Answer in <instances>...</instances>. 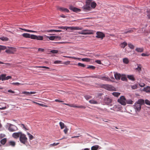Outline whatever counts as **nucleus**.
Wrapping results in <instances>:
<instances>
[{
    "mask_svg": "<svg viewBox=\"0 0 150 150\" xmlns=\"http://www.w3.org/2000/svg\"><path fill=\"white\" fill-rule=\"evenodd\" d=\"M82 8L84 11L88 10L90 11L91 9L90 6L86 4L85 5L82 7Z\"/></svg>",
    "mask_w": 150,
    "mask_h": 150,
    "instance_id": "14",
    "label": "nucleus"
},
{
    "mask_svg": "<svg viewBox=\"0 0 150 150\" xmlns=\"http://www.w3.org/2000/svg\"><path fill=\"white\" fill-rule=\"evenodd\" d=\"M91 97L89 95H86L85 96V98L87 100H88L91 98Z\"/></svg>",
    "mask_w": 150,
    "mask_h": 150,
    "instance_id": "55",
    "label": "nucleus"
},
{
    "mask_svg": "<svg viewBox=\"0 0 150 150\" xmlns=\"http://www.w3.org/2000/svg\"><path fill=\"white\" fill-rule=\"evenodd\" d=\"M35 67L36 68H45L46 69H49L50 68L47 67L45 66H36Z\"/></svg>",
    "mask_w": 150,
    "mask_h": 150,
    "instance_id": "53",
    "label": "nucleus"
},
{
    "mask_svg": "<svg viewBox=\"0 0 150 150\" xmlns=\"http://www.w3.org/2000/svg\"><path fill=\"white\" fill-rule=\"evenodd\" d=\"M96 38H101L103 39L105 37V35L103 32H97L96 33Z\"/></svg>",
    "mask_w": 150,
    "mask_h": 150,
    "instance_id": "7",
    "label": "nucleus"
},
{
    "mask_svg": "<svg viewBox=\"0 0 150 150\" xmlns=\"http://www.w3.org/2000/svg\"><path fill=\"white\" fill-rule=\"evenodd\" d=\"M136 70L140 72L141 70V66L140 64H138V67L136 68Z\"/></svg>",
    "mask_w": 150,
    "mask_h": 150,
    "instance_id": "42",
    "label": "nucleus"
},
{
    "mask_svg": "<svg viewBox=\"0 0 150 150\" xmlns=\"http://www.w3.org/2000/svg\"><path fill=\"white\" fill-rule=\"evenodd\" d=\"M0 39L2 40V41H8L9 40L8 38L6 37H1L0 38Z\"/></svg>",
    "mask_w": 150,
    "mask_h": 150,
    "instance_id": "39",
    "label": "nucleus"
},
{
    "mask_svg": "<svg viewBox=\"0 0 150 150\" xmlns=\"http://www.w3.org/2000/svg\"><path fill=\"white\" fill-rule=\"evenodd\" d=\"M127 45V43L125 42H124L121 44L120 46L121 48H124Z\"/></svg>",
    "mask_w": 150,
    "mask_h": 150,
    "instance_id": "31",
    "label": "nucleus"
},
{
    "mask_svg": "<svg viewBox=\"0 0 150 150\" xmlns=\"http://www.w3.org/2000/svg\"><path fill=\"white\" fill-rule=\"evenodd\" d=\"M99 147L98 145H96L92 146L91 148V150H97Z\"/></svg>",
    "mask_w": 150,
    "mask_h": 150,
    "instance_id": "30",
    "label": "nucleus"
},
{
    "mask_svg": "<svg viewBox=\"0 0 150 150\" xmlns=\"http://www.w3.org/2000/svg\"><path fill=\"white\" fill-rule=\"evenodd\" d=\"M70 62L69 61H67V62H65L64 63V64H65L66 65H68L70 63Z\"/></svg>",
    "mask_w": 150,
    "mask_h": 150,
    "instance_id": "60",
    "label": "nucleus"
},
{
    "mask_svg": "<svg viewBox=\"0 0 150 150\" xmlns=\"http://www.w3.org/2000/svg\"><path fill=\"white\" fill-rule=\"evenodd\" d=\"M36 93L35 92H27L26 91H23L22 92V94H27L28 95L29 94H34Z\"/></svg>",
    "mask_w": 150,
    "mask_h": 150,
    "instance_id": "26",
    "label": "nucleus"
},
{
    "mask_svg": "<svg viewBox=\"0 0 150 150\" xmlns=\"http://www.w3.org/2000/svg\"><path fill=\"white\" fill-rule=\"evenodd\" d=\"M68 28H69L71 30H81L82 29V27H68Z\"/></svg>",
    "mask_w": 150,
    "mask_h": 150,
    "instance_id": "20",
    "label": "nucleus"
},
{
    "mask_svg": "<svg viewBox=\"0 0 150 150\" xmlns=\"http://www.w3.org/2000/svg\"><path fill=\"white\" fill-rule=\"evenodd\" d=\"M97 5L94 2H93L91 3V7L93 8H95Z\"/></svg>",
    "mask_w": 150,
    "mask_h": 150,
    "instance_id": "34",
    "label": "nucleus"
},
{
    "mask_svg": "<svg viewBox=\"0 0 150 150\" xmlns=\"http://www.w3.org/2000/svg\"><path fill=\"white\" fill-rule=\"evenodd\" d=\"M68 27H67V26H61V29H66V30H67V29H69V28H67Z\"/></svg>",
    "mask_w": 150,
    "mask_h": 150,
    "instance_id": "58",
    "label": "nucleus"
},
{
    "mask_svg": "<svg viewBox=\"0 0 150 150\" xmlns=\"http://www.w3.org/2000/svg\"><path fill=\"white\" fill-rule=\"evenodd\" d=\"M143 91L146 93H150V87L147 86L144 88Z\"/></svg>",
    "mask_w": 150,
    "mask_h": 150,
    "instance_id": "23",
    "label": "nucleus"
},
{
    "mask_svg": "<svg viewBox=\"0 0 150 150\" xmlns=\"http://www.w3.org/2000/svg\"><path fill=\"white\" fill-rule=\"evenodd\" d=\"M22 35L24 38H30L32 39L39 40H43V37L42 36H37L33 34H30L28 33H24L22 34Z\"/></svg>",
    "mask_w": 150,
    "mask_h": 150,
    "instance_id": "1",
    "label": "nucleus"
},
{
    "mask_svg": "<svg viewBox=\"0 0 150 150\" xmlns=\"http://www.w3.org/2000/svg\"><path fill=\"white\" fill-rule=\"evenodd\" d=\"M55 101L56 102H61V103H63L64 102V101L62 100H59L58 99H55Z\"/></svg>",
    "mask_w": 150,
    "mask_h": 150,
    "instance_id": "64",
    "label": "nucleus"
},
{
    "mask_svg": "<svg viewBox=\"0 0 150 150\" xmlns=\"http://www.w3.org/2000/svg\"><path fill=\"white\" fill-rule=\"evenodd\" d=\"M50 52L54 54H57L58 53V51L56 50H52L50 51Z\"/></svg>",
    "mask_w": 150,
    "mask_h": 150,
    "instance_id": "50",
    "label": "nucleus"
},
{
    "mask_svg": "<svg viewBox=\"0 0 150 150\" xmlns=\"http://www.w3.org/2000/svg\"><path fill=\"white\" fill-rule=\"evenodd\" d=\"M135 50L138 52H141L143 51L144 49L143 48H137Z\"/></svg>",
    "mask_w": 150,
    "mask_h": 150,
    "instance_id": "28",
    "label": "nucleus"
},
{
    "mask_svg": "<svg viewBox=\"0 0 150 150\" xmlns=\"http://www.w3.org/2000/svg\"><path fill=\"white\" fill-rule=\"evenodd\" d=\"M33 102L36 104L39 105H40L41 106H42V107H47V106L43 104L35 102V101H33Z\"/></svg>",
    "mask_w": 150,
    "mask_h": 150,
    "instance_id": "36",
    "label": "nucleus"
},
{
    "mask_svg": "<svg viewBox=\"0 0 150 150\" xmlns=\"http://www.w3.org/2000/svg\"><path fill=\"white\" fill-rule=\"evenodd\" d=\"M115 79L117 80H119L120 79L121 75L120 74L116 73L114 75Z\"/></svg>",
    "mask_w": 150,
    "mask_h": 150,
    "instance_id": "25",
    "label": "nucleus"
},
{
    "mask_svg": "<svg viewBox=\"0 0 150 150\" xmlns=\"http://www.w3.org/2000/svg\"><path fill=\"white\" fill-rule=\"evenodd\" d=\"M127 77L130 80H131L132 81H134L135 80V79L134 77V76L133 75H128L127 76Z\"/></svg>",
    "mask_w": 150,
    "mask_h": 150,
    "instance_id": "22",
    "label": "nucleus"
},
{
    "mask_svg": "<svg viewBox=\"0 0 150 150\" xmlns=\"http://www.w3.org/2000/svg\"><path fill=\"white\" fill-rule=\"evenodd\" d=\"M16 144V142L14 141H11L8 142L6 145L7 146H11L12 147H14Z\"/></svg>",
    "mask_w": 150,
    "mask_h": 150,
    "instance_id": "16",
    "label": "nucleus"
},
{
    "mask_svg": "<svg viewBox=\"0 0 150 150\" xmlns=\"http://www.w3.org/2000/svg\"><path fill=\"white\" fill-rule=\"evenodd\" d=\"M6 49V47L4 46L0 45V52L2 50H4Z\"/></svg>",
    "mask_w": 150,
    "mask_h": 150,
    "instance_id": "41",
    "label": "nucleus"
},
{
    "mask_svg": "<svg viewBox=\"0 0 150 150\" xmlns=\"http://www.w3.org/2000/svg\"><path fill=\"white\" fill-rule=\"evenodd\" d=\"M6 135L5 134H0V139H1L4 138L5 137Z\"/></svg>",
    "mask_w": 150,
    "mask_h": 150,
    "instance_id": "57",
    "label": "nucleus"
},
{
    "mask_svg": "<svg viewBox=\"0 0 150 150\" xmlns=\"http://www.w3.org/2000/svg\"><path fill=\"white\" fill-rule=\"evenodd\" d=\"M58 9L60 11L68 13L69 11L68 9L64 7H59L58 8Z\"/></svg>",
    "mask_w": 150,
    "mask_h": 150,
    "instance_id": "17",
    "label": "nucleus"
},
{
    "mask_svg": "<svg viewBox=\"0 0 150 150\" xmlns=\"http://www.w3.org/2000/svg\"><path fill=\"white\" fill-rule=\"evenodd\" d=\"M69 9L75 12H79L81 10L80 9L71 6H69Z\"/></svg>",
    "mask_w": 150,
    "mask_h": 150,
    "instance_id": "12",
    "label": "nucleus"
},
{
    "mask_svg": "<svg viewBox=\"0 0 150 150\" xmlns=\"http://www.w3.org/2000/svg\"><path fill=\"white\" fill-rule=\"evenodd\" d=\"M104 88L105 89L109 91H114L115 89V88L111 85L108 84H105L104 85Z\"/></svg>",
    "mask_w": 150,
    "mask_h": 150,
    "instance_id": "9",
    "label": "nucleus"
},
{
    "mask_svg": "<svg viewBox=\"0 0 150 150\" xmlns=\"http://www.w3.org/2000/svg\"><path fill=\"white\" fill-rule=\"evenodd\" d=\"M7 141V139L6 138H4L1 139L0 141L1 143L3 144L4 145L5 144Z\"/></svg>",
    "mask_w": 150,
    "mask_h": 150,
    "instance_id": "29",
    "label": "nucleus"
},
{
    "mask_svg": "<svg viewBox=\"0 0 150 150\" xmlns=\"http://www.w3.org/2000/svg\"><path fill=\"white\" fill-rule=\"evenodd\" d=\"M8 49H6L5 52L8 54H13L16 51L15 48L12 47H7Z\"/></svg>",
    "mask_w": 150,
    "mask_h": 150,
    "instance_id": "3",
    "label": "nucleus"
},
{
    "mask_svg": "<svg viewBox=\"0 0 150 150\" xmlns=\"http://www.w3.org/2000/svg\"><path fill=\"white\" fill-rule=\"evenodd\" d=\"M99 76H97V75H92L89 76H88L89 77H91L93 78H98L99 79Z\"/></svg>",
    "mask_w": 150,
    "mask_h": 150,
    "instance_id": "51",
    "label": "nucleus"
},
{
    "mask_svg": "<svg viewBox=\"0 0 150 150\" xmlns=\"http://www.w3.org/2000/svg\"><path fill=\"white\" fill-rule=\"evenodd\" d=\"M99 79L107 81H109L111 80L110 79L108 76H99Z\"/></svg>",
    "mask_w": 150,
    "mask_h": 150,
    "instance_id": "19",
    "label": "nucleus"
},
{
    "mask_svg": "<svg viewBox=\"0 0 150 150\" xmlns=\"http://www.w3.org/2000/svg\"><path fill=\"white\" fill-rule=\"evenodd\" d=\"M148 14L147 16L149 19H150V10L147 11Z\"/></svg>",
    "mask_w": 150,
    "mask_h": 150,
    "instance_id": "61",
    "label": "nucleus"
},
{
    "mask_svg": "<svg viewBox=\"0 0 150 150\" xmlns=\"http://www.w3.org/2000/svg\"><path fill=\"white\" fill-rule=\"evenodd\" d=\"M123 62L124 63L127 64L129 62V60L128 58H125L123 59Z\"/></svg>",
    "mask_w": 150,
    "mask_h": 150,
    "instance_id": "32",
    "label": "nucleus"
},
{
    "mask_svg": "<svg viewBox=\"0 0 150 150\" xmlns=\"http://www.w3.org/2000/svg\"><path fill=\"white\" fill-rule=\"evenodd\" d=\"M125 100L126 99L125 97L122 96L120 98L118 99V101L122 105H125L126 104Z\"/></svg>",
    "mask_w": 150,
    "mask_h": 150,
    "instance_id": "6",
    "label": "nucleus"
},
{
    "mask_svg": "<svg viewBox=\"0 0 150 150\" xmlns=\"http://www.w3.org/2000/svg\"><path fill=\"white\" fill-rule=\"evenodd\" d=\"M68 130V129L67 128V127H65V129L64 130V132L66 134H67Z\"/></svg>",
    "mask_w": 150,
    "mask_h": 150,
    "instance_id": "56",
    "label": "nucleus"
},
{
    "mask_svg": "<svg viewBox=\"0 0 150 150\" xmlns=\"http://www.w3.org/2000/svg\"><path fill=\"white\" fill-rule=\"evenodd\" d=\"M81 60L83 62H89L91 60V59L88 58H84L82 59Z\"/></svg>",
    "mask_w": 150,
    "mask_h": 150,
    "instance_id": "37",
    "label": "nucleus"
},
{
    "mask_svg": "<svg viewBox=\"0 0 150 150\" xmlns=\"http://www.w3.org/2000/svg\"><path fill=\"white\" fill-rule=\"evenodd\" d=\"M92 0H86V4L90 6L92 3Z\"/></svg>",
    "mask_w": 150,
    "mask_h": 150,
    "instance_id": "44",
    "label": "nucleus"
},
{
    "mask_svg": "<svg viewBox=\"0 0 150 150\" xmlns=\"http://www.w3.org/2000/svg\"><path fill=\"white\" fill-rule=\"evenodd\" d=\"M63 104L68 105L69 107L73 108H79L83 109H85L86 108V107L84 106H83L82 105H81L80 106H77L73 104H69L67 103H64Z\"/></svg>",
    "mask_w": 150,
    "mask_h": 150,
    "instance_id": "5",
    "label": "nucleus"
},
{
    "mask_svg": "<svg viewBox=\"0 0 150 150\" xmlns=\"http://www.w3.org/2000/svg\"><path fill=\"white\" fill-rule=\"evenodd\" d=\"M95 32V31L93 30H83L82 32L79 33L83 35L93 34Z\"/></svg>",
    "mask_w": 150,
    "mask_h": 150,
    "instance_id": "4",
    "label": "nucleus"
},
{
    "mask_svg": "<svg viewBox=\"0 0 150 150\" xmlns=\"http://www.w3.org/2000/svg\"><path fill=\"white\" fill-rule=\"evenodd\" d=\"M20 141L22 143L25 144L27 142L28 139L24 134L21 133L20 137Z\"/></svg>",
    "mask_w": 150,
    "mask_h": 150,
    "instance_id": "2",
    "label": "nucleus"
},
{
    "mask_svg": "<svg viewBox=\"0 0 150 150\" xmlns=\"http://www.w3.org/2000/svg\"><path fill=\"white\" fill-rule=\"evenodd\" d=\"M22 133L21 132L14 133L12 134V136L15 138L17 139L20 137Z\"/></svg>",
    "mask_w": 150,
    "mask_h": 150,
    "instance_id": "15",
    "label": "nucleus"
},
{
    "mask_svg": "<svg viewBox=\"0 0 150 150\" xmlns=\"http://www.w3.org/2000/svg\"><path fill=\"white\" fill-rule=\"evenodd\" d=\"M19 125L23 129H24L26 131L29 130L28 127L27 125L23 124H19Z\"/></svg>",
    "mask_w": 150,
    "mask_h": 150,
    "instance_id": "21",
    "label": "nucleus"
},
{
    "mask_svg": "<svg viewBox=\"0 0 150 150\" xmlns=\"http://www.w3.org/2000/svg\"><path fill=\"white\" fill-rule=\"evenodd\" d=\"M46 37L47 38H48L50 40H56L58 38H59V39H60V37L57 36H47Z\"/></svg>",
    "mask_w": 150,
    "mask_h": 150,
    "instance_id": "18",
    "label": "nucleus"
},
{
    "mask_svg": "<svg viewBox=\"0 0 150 150\" xmlns=\"http://www.w3.org/2000/svg\"><path fill=\"white\" fill-rule=\"evenodd\" d=\"M146 104L150 106V101L147 99H146L144 101Z\"/></svg>",
    "mask_w": 150,
    "mask_h": 150,
    "instance_id": "47",
    "label": "nucleus"
},
{
    "mask_svg": "<svg viewBox=\"0 0 150 150\" xmlns=\"http://www.w3.org/2000/svg\"><path fill=\"white\" fill-rule=\"evenodd\" d=\"M59 125L61 129H62L64 128H65V125L64 123H63L62 122H60L59 123Z\"/></svg>",
    "mask_w": 150,
    "mask_h": 150,
    "instance_id": "33",
    "label": "nucleus"
},
{
    "mask_svg": "<svg viewBox=\"0 0 150 150\" xmlns=\"http://www.w3.org/2000/svg\"><path fill=\"white\" fill-rule=\"evenodd\" d=\"M12 84L13 85H18L19 84H21L19 83L18 82H13L12 83Z\"/></svg>",
    "mask_w": 150,
    "mask_h": 150,
    "instance_id": "63",
    "label": "nucleus"
},
{
    "mask_svg": "<svg viewBox=\"0 0 150 150\" xmlns=\"http://www.w3.org/2000/svg\"><path fill=\"white\" fill-rule=\"evenodd\" d=\"M96 67L93 66L89 65L87 67V69H94Z\"/></svg>",
    "mask_w": 150,
    "mask_h": 150,
    "instance_id": "52",
    "label": "nucleus"
},
{
    "mask_svg": "<svg viewBox=\"0 0 150 150\" xmlns=\"http://www.w3.org/2000/svg\"><path fill=\"white\" fill-rule=\"evenodd\" d=\"M62 61L60 60L55 61L54 62V63L55 64H59L62 63Z\"/></svg>",
    "mask_w": 150,
    "mask_h": 150,
    "instance_id": "54",
    "label": "nucleus"
},
{
    "mask_svg": "<svg viewBox=\"0 0 150 150\" xmlns=\"http://www.w3.org/2000/svg\"><path fill=\"white\" fill-rule=\"evenodd\" d=\"M8 130L10 132H14L18 129L17 127L15 125L10 124L8 128Z\"/></svg>",
    "mask_w": 150,
    "mask_h": 150,
    "instance_id": "8",
    "label": "nucleus"
},
{
    "mask_svg": "<svg viewBox=\"0 0 150 150\" xmlns=\"http://www.w3.org/2000/svg\"><path fill=\"white\" fill-rule=\"evenodd\" d=\"M132 88L133 89H136L137 88V84H134L133 85H132L131 86Z\"/></svg>",
    "mask_w": 150,
    "mask_h": 150,
    "instance_id": "45",
    "label": "nucleus"
},
{
    "mask_svg": "<svg viewBox=\"0 0 150 150\" xmlns=\"http://www.w3.org/2000/svg\"><path fill=\"white\" fill-rule=\"evenodd\" d=\"M121 80L125 81H127V79L126 78V77L125 75L123 76L121 78Z\"/></svg>",
    "mask_w": 150,
    "mask_h": 150,
    "instance_id": "49",
    "label": "nucleus"
},
{
    "mask_svg": "<svg viewBox=\"0 0 150 150\" xmlns=\"http://www.w3.org/2000/svg\"><path fill=\"white\" fill-rule=\"evenodd\" d=\"M63 57H66V58H72V59H76V60H80L81 59V58H77V57H72L68 56H64Z\"/></svg>",
    "mask_w": 150,
    "mask_h": 150,
    "instance_id": "27",
    "label": "nucleus"
},
{
    "mask_svg": "<svg viewBox=\"0 0 150 150\" xmlns=\"http://www.w3.org/2000/svg\"><path fill=\"white\" fill-rule=\"evenodd\" d=\"M112 94L115 96L118 97L120 95V93L119 92H113Z\"/></svg>",
    "mask_w": 150,
    "mask_h": 150,
    "instance_id": "38",
    "label": "nucleus"
},
{
    "mask_svg": "<svg viewBox=\"0 0 150 150\" xmlns=\"http://www.w3.org/2000/svg\"><path fill=\"white\" fill-rule=\"evenodd\" d=\"M126 102L127 104H132L133 103V101L131 100H127Z\"/></svg>",
    "mask_w": 150,
    "mask_h": 150,
    "instance_id": "46",
    "label": "nucleus"
},
{
    "mask_svg": "<svg viewBox=\"0 0 150 150\" xmlns=\"http://www.w3.org/2000/svg\"><path fill=\"white\" fill-rule=\"evenodd\" d=\"M6 74H2V81H5L8 80L9 79H11L12 77L10 76H6Z\"/></svg>",
    "mask_w": 150,
    "mask_h": 150,
    "instance_id": "11",
    "label": "nucleus"
},
{
    "mask_svg": "<svg viewBox=\"0 0 150 150\" xmlns=\"http://www.w3.org/2000/svg\"><path fill=\"white\" fill-rule=\"evenodd\" d=\"M59 143H54L53 144H51V145H52V146H57L59 144Z\"/></svg>",
    "mask_w": 150,
    "mask_h": 150,
    "instance_id": "62",
    "label": "nucleus"
},
{
    "mask_svg": "<svg viewBox=\"0 0 150 150\" xmlns=\"http://www.w3.org/2000/svg\"><path fill=\"white\" fill-rule=\"evenodd\" d=\"M27 134L28 135L29 139L30 140H32L33 139V138H34L33 136L32 135H31L30 134V133H29L28 132Z\"/></svg>",
    "mask_w": 150,
    "mask_h": 150,
    "instance_id": "40",
    "label": "nucleus"
},
{
    "mask_svg": "<svg viewBox=\"0 0 150 150\" xmlns=\"http://www.w3.org/2000/svg\"><path fill=\"white\" fill-rule=\"evenodd\" d=\"M89 102L91 104H98V102L96 101L93 100H90L89 101Z\"/></svg>",
    "mask_w": 150,
    "mask_h": 150,
    "instance_id": "35",
    "label": "nucleus"
},
{
    "mask_svg": "<svg viewBox=\"0 0 150 150\" xmlns=\"http://www.w3.org/2000/svg\"><path fill=\"white\" fill-rule=\"evenodd\" d=\"M134 106V108H135L137 111H139L140 110L141 108V105L140 104L136 102V103H135Z\"/></svg>",
    "mask_w": 150,
    "mask_h": 150,
    "instance_id": "13",
    "label": "nucleus"
},
{
    "mask_svg": "<svg viewBox=\"0 0 150 150\" xmlns=\"http://www.w3.org/2000/svg\"><path fill=\"white\" fill-rule=\"evenodd\" d=\"M128 47L131 49H134V45H132L131 43H129L128 44Z\"/></svg>",
    "mask_w": 150,
    "mask_h": 150,
    "instance_id": "43",
    "label": "nucleus"
},
{
    "mask_svg": "<svg viewBox=\"0 0 150 150\" xmlns=\"http://www.w3.org/2000/svg\"><path fill=\"white\" fill-rule=\"evenodd\" d=\"M95 62L98 64H102L100 60H96Z\"/></svg>",
    "mask_w": 150,
    "mask_h": 150,
    "instance_id": "59",
    "label": "nucleus"
},
{
    "mask_svg": "<svg viewBox=\"0 0 150 150\" xmlns=\"http://www.w3.org/2000/svg\"><path fill=\"white\" fill-rule=\"evenodd\" d=\"M78 65L79 66L82 67H86V65L84 64L80 63H79L78 64Z\"/></svg>",
    "mask_w": 150,
    "mask_h": 150,
    "instance_id": "48",
    "label": "nucleus"
},
{
    "mask_svg": "<svg viewBox=\"0 0 150 150\" xmlns=\"http://www.w3.org/2000/svg\"><path fill=\"white\" fill-rule=\"evenodd\" d=\"M104 101L106 104L109 105L111 103L112 100L109 98L105 97L104 99Z\"/></svg>",
    "mask_w": 150,
    "mask_h": 150,
    "instance_id": "10",
    "label": "nucleus"
},
{
    "mask_svg": "<svg viewBox=\"0 0 150 150\" xmlns=\"http://www.w3.org/2000/svg\"><path fill=\"white\" fill-rule=\"evenodd\" d=\"M137 102L141 105L144 104V100L142 99H139Z\"/></svg>",
    "mask_w": 150,
    "mask_h": 150,
    "instance_id": "24",
    "label": "nucleus"
}]
</instances>
